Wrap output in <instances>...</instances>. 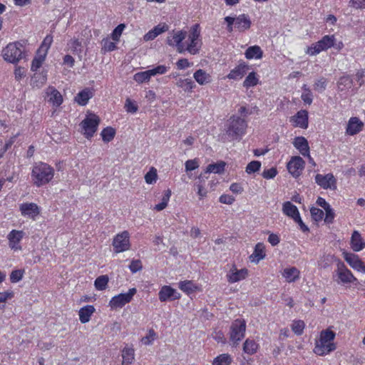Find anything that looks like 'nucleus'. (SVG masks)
I'll list each match as a JSON object with an SVG mask.
<instances>
[{
    "label": "nucleus",
    "mask_w": 365,
    "mask_h": 365,
    "mask_svg": "<svg viewBox=\"0 0 365 365\" xmlns=\"http://www.w3.org/2000/svg\"><path fill=\"white\" fill-rule=\"evenodd\" d=\"M200 37L199 25L195 24L190 29L189 34L182 30H173L169 32L166 43L175 48L180 53L187 51L191 55H195L199 53L202 46Z\"/></svg>",
    "instance_id": "nucleus-1"
},
{
    "label": "nucleus",
    "mask_w": 365,
    "mask_h": 365,
    "mask_svg": "<svg viewBox=\"0 0 365 365\" xmlns=\"http://www.w3.org/2000/svg\"><path fill=\"white\" fill-rule=\"evenodd\" d=\"M31 179L36 187L43 186L48 183L54 176V170L45 163H36L32 168Z\"/></svg>",
    "instance_id": "nucleus-2"
},
{
    "label": "nucleus",
    "mask_w": 365,
    "mask_h": 365,
    "mask_svg": "<svg viewBox=\"0 0 365 365\" xmlns=\"http://www.w3.org/2000/svg\"><path fill=\"white\" fill-rule=\"evenodd\" d=\"M336 334L327 329L320 332L319 339H316L314 352L319 356H324L336 349L334 343Z\"/></svg>",
    "instance_id": "nucleus-3"
},
{
    "label": "nucleus",
    "mask_w": 365,
    "mask_h": 365,
    "mask_svg": "<svg viewBox=\"0 0 365 365\" xmlns=\"http://www.w3.org/2000/svg\"><path fill=\"white\" fill-rule=\"evenodd\" d=\"M344 46L343 42L337 41L334 35H325L321 40L307 47L305 53L309 56H316L331 47L337 51H341Z\"/></svg>",
    "instance_id": "nucleus-4"
},
{
    "label": "nucleus",
    "mask_w": 365,
    "mask_h": 365,
    "mask_svg": "<svg viewBox=\"0 0 365 365\" xmlns=\"http://www.w3.org/2000/svg\"><path fill=\"white\" fill-rule=\"evenodd\" d=\"M247 128L244 118L233 115L227 120L226 133L232 140H240L245 135Z\"/></svg>",
    "instance_id": "nucleus-5"
},
{
    "label": "nucleus",
    "mask_w": 365,
    "mask_h": 365,
    "mask_svg": "<svg viewBox=\"0 0 365 365\" xmlns=\"http://www.w3.org/2000/svg\"><path fill=\"white\" fill-rule=\"evenodd\" d=\"M24 47L20 42L9 43L2 50L4 59L11 63H16L23 58Z\"/></svg>",
    "instance_id": "nucleus-6"
},
{
    "label": "nucleus",
    "mask_w": 365,
    "mask_h": 365,
    "mask_svg": "<svg viewBox=\"0 0 365 365\" xmlns=\"http://www.w3.org/2000/svg\"><path fill=\"white\" fill-rule=\"evenodd\" d=\"M225 21L227 23V29L229 32L233 31V25L239 31H245L249 29L251 26L250 19L245 14H240L235 18L226 16Z\"/></svg>",
    "instance_id": "nucleus-7"
},
{
    "label": "nucleus",
    "mask_w": 365,
    "mask_h": 365,
    "mask_svg": "<svg viewBox=\"0 0 365 365\" xmlns=\"http://www.w3.org/2000/svg\"><path fill=\"white\" fill-rule=\"evenodd\" d=\"M246 330V322L243 319L235 320L230 327V341L233 346L238 345L239 342L244 338Z\"/></svg>",
    "instance_id": "nucleus-8"
},
{
    "label": "nucleus",
    "mask_w": 365,
    "mask_h": 365,
    "mask_svg": "<svg viewBox=\"0 0 365 365\" xmlns=\"http://www.w3.org/2000/svg\"><path fill=\"white\" fill-rule=\"evenodd\" d=\"M130 233L125 230L117 234L113 240L112 245L115 253H120L130 250Z\"/></svg>",
    "instance_id": "nucleus-9"
},
{
    "label": "nucleus",
    "mask_w": 365,
    "mask_h": 365,
    "mask_svg": "<svg viewBox=\"0 0 365 365\" xmlns=\"http://www.w3.org/2000/svg\"><path fill=\"white\" fill-rule=\"evenodd\" d=\"M137 290L135 288H131L126 293H122L115 295L110 300L109 306L112 309L122 308L132 300Z\"/></svg>",
    "instance_id": "nucleus-10"
},
{
    "label": "nucleus",
    "mask_w": 365,
    "mask_h": 365,
    "mask_svg": "<svg viewBox=\"0 0 365 365\" xmlns=\"http://www.w3.org/2000/svg\"><path fill=\"white\" fill-rule=\"evenodd\" d=\"M99 118L96 115L93 113H89L81 122V128L83 130V134L87 138L92 137L93 135L96 133L99 124Z\"/></svg>",
    "instance_id": "nucleus-11"
},
{
    "label": "nucleus",
    "mask_w": 365,
    "mask_h": 365,
    "mask_svg": "<svg viewBox=\"0 0 365 365\" xmlns=\"http://www.w3.org/2000/svg\"><path fill=\"white\" fill-rule=\"evenodd\" d=\"M336 275L338 278L336 282L339 284H348L357 282V279L354 276L352 272L341 262L337 263Z\"/></svg>",
    "instance_id": "nucleus-12"
},
{
    "label": "nucleus",
    "mask_w": 365,
    "mask_h": 365,
    "mask_svg": "<svg viewBox=\"0 0 365 365\" xmlns=\"http://www.w3.org/2000/svg\"><path fill=\"white\" fill-rule=\"evenodd\" d=\"M305 165L304 160L300 156L292 157L287 168L289 173L294 177H299Z\"/></svg>",
    "instance_id": "nucleus-13"
},
{
    "label": "nucleus",
    "mask_w": 365,
    "mask_h": 365,
    "mask_svg": "<svg viewBox=\"0 0 365 365\" xmlns=\"http://www.w3.org/2000/svg\"><path fill=\"white\" fill-rule=\"evenodd\" d=\"M19 210L22 216L32 220H35L40 214V208L34 202H24L19 205Z\"/></svg>",
    "instance_id": "nucleus-14"
},
{
    "label": "nucleus",
    "mask_w": 365,
    "mask_h": 365,
    "mask_svg": "<svg viewBox=\"0 0 365 365\" xmlns=\"http://www.w3.org/2000/svg\"><path fill=\"white\" fill-rule=\"evenodd\" d=\"M24 235L25 233L22 230H12L7 235L9 247L14 251L21 250L20 242Z\"/></svg>",
    "instance_id": "nucleus-15"
},
{
    "label": "nucleus",
    "mask_w": 365,
    "mask_h": 365,
    "mask_svg": "<svg viewBox=\"0 0 365 365\" xmlns=\"http://www.w3.org/2000/svg\"><path fill=\"white\" fill-rule=\"evenodd\" d=\"M248 276V269L246 268L238 269L235 264L226 274L227 279L230 283H235L245 279Z\"/></svg>",
    "instance_id": "nucleus-16"
},
{
    "label": "nucleus",
    "mask_w": 365,
    "mask_h": 365,
    "mask_svg": "<svg viewBox=\"0 0 365 365\" xmlns=\"http://www.w3.org/2000/svg\"><path fill=\"white\" fill-rule=\"evenodd\" d=\"M315 181L324 189L335 190L336 187V179L331 173L327 175L317 174L315 176Z\"/></svg>",
    "instance_id": "nucleus-17"
},
{
    "label": "nucleus",
    "mask_w": 365,
    "mask_h": 365,
    "mask_svg": "<svg viewBox=\"0 0 365 365\" xmlns=\"http://www.w3.org/2000/svg\"><path fill=\"white\" fill-rule=\"evenodd\" d=\"M159 300L162 302L173 301L180 298V294L170 286H163L158 293Z\"/></svg>",
    "instance_id": "nucleus-18"
},
{
    "label": "nucleus",
    "mask_w": 365,
    "mask_h": 365,
    "mask_svg": "<svg viewBox=\"0 0 365 365\" xmlns=\"http://www.w3.org/2000/svg\"><path fill=\"white\" fill-rule=\"evenodd\" d=\"M290 122L294 127L306 129L308 127V112L305 110L298 111L291 117Z\"/></svg>",
    "instance_id": "nucleus-19"
},
{
    "label": "nucleus",
    "mask_w": 365,
    "mask_h": 365,
    "mask_svg": "<svg viewBox=\"0 0 365 365\" xmlns=\"http://www.w3.org/2000/svg\"><path fill=\"white\" fill-rule=\"evenodd\" d=\"M344 257L346 262L354 269L365 273V264L359 258L357 255L352 253H344Z\"/></svg>",
    "instance_id": "nucleus-20"
},
{
    "label": "nucleus",
    "mask_w": 365,
    "mask_h": 365,
    "mask_svg": "<svg viewBox=\"0 0 365 365\" xmlns=\"http://www.w3.org/2000/svg\"><path fill=\"white\" fill-rule=\"evenodd\" d=\"M48 101L53 106H59L63 103V97L60 92L53 86H48L46 90Z\"/></svg>",
    "instance_id": "nucleus-21"
},
{
    "label": "nucleus",
    "mask_w": 365,
    "mask_h": 365,
    "mask_svg": "<svg viewBox=\"0 0 365 365\" xmlns=\"http://www.w3.org/2000/svg\"><path fill=\"white\" fill-rule=\"evenodd\" d=\"M168 29L169 27L166 24H160L146 33L143 36V40L145 41H152L161 34L168 31Z\"/></svg>",
    "instance_id": "nucleus-22"
},
{
    "label": "nucleus",
    "mask_w": 365,
    "mask_h": 365,
    "mask_svg": "<svg viewBox=\"0 0 365 365\" xmlns=\"http://www.w3.org/2000/svg\"><path fill=\"white\" fill-rule=\"evenodd\" d=\"M247 70L248 66L245 62L240 63L237 66L230 71L227 78L233 80L241 79L245 75Z\"/></svg>",
    "instance_id": "nucleus-23"
},
{
    "label": "nucleus",
    "mask_w": 365,
    "mask_h": 365,
    "mask_svg": "<svg viewBox=\"0 0 365 365\" xmlns=\"http://www.w3.org/2000/svg\"><path fill=\"white\" fill-rule=\"evenodd\" d=\"M364 126V123L357 117H351L348 122L346 133L354 135L359 133Z\"/></svg>",
    "instance_id": "nucleus-24"
},
{
    "label": "nucleus",
    "mask_w": 365,
    "mask_h": 365,
    "mask_svg": "<svg viewBox=\"0 0 365 365\" xmlns=\"http://www.w3.org/2000/svg\"><path fill=\"white\" fill-rule=\"evenodd\" d=\"M293 145L303 156L309 155V145L307 140L304 137H296L294 139Z\"/></svg>",
    "instance_id": "nucleus-25"
},
{
    "label": "nucleus",
    "mask_w": 365,
    "mask_h": 365,
    "mask_svg": "<svg viewBox=\"0 0 365 365\" xmlns=\"http://www.w3.org/2000/svg\"><path fill=\"white\" fill-rule=\"evenodd\" d=\"M282 277L288 283L294 282L300 277V271L295 267H286L282 272Z\"/></svg>",
    "instance_id": "nucleus-26"
},
{
    "label": "nucleus",
    "mask_w": 365,
    "mask_h": 365,
    "mask_svg": "<svg viewBox=\"0 0 365 365\" xmlns=\"http://www.w3.org/2000/svg\"><path fill=\"white\" fill-rule=\"evenodd\" d=\"M265 246L262 242H258L255 247L253 253L250 256L251 262L257 264L260 260L265 257Z\"/></svg>",
    "instance_id": "nucleus-27"
},
{
    "label": "nucleus",
    "mask_w": 365,
    "mask_h": 365,
    "mask_svg": "<svg viewBox=\"0 0 365 365\" xmlns=\"http://www.w3.org/2000/svg\"><path fill=\"white\" fill-rule=\"evenodd\" d=\"M351 247L355 252H359L365 247V242L358 231H354L351 237Z\"/></svg>",
    "instance_id": "nucleus-28"
},
{
    "label": "nucleus",
    "mask_w": 365,
    "mask_h": 365,
    "mask_svg": "<svg viewBox=\"0 0 365 365\" xmlns=\"http://www.w3.org/2000/svg\"><path fill=\"white\" fill-rule=\"evenodd\" d=\"M282 211L284 215L292 217L294 220H300L297 207L290 202H285L283 204Z\"/></svg>",
    "instance_id": "nucleus-29"
},
{
    "label": "nucleus",
    "mask_w": 365,
    "mask_h": 365,
    "mask_svg": "<svg viewBox=\"0 0 365 365\" xmlns=\"http://www.w3.org/2000/svg\"><path fill=\"white\" fill-rule=\"evenodd\" d=\"M193 78L195 81L201 85H206L212 82V76L205 70L198 69L193 73Z\"/></svg>",
    "instance_id": "nucleus-30"
},
{
    "label": "nucleus",
    "mask_w": 365,
    "mask_h": 365,
    "mask_svg": "<svg viewBox=\"0 0 365 365\" xmlns=\"http://www.w3.org/2000/svg\"><path fill=\"white\" fill-rule=\"evenodd\" d=\"M247 59H261L263 56V51L259 46H252L247 48L245 53Z\"/></svg>",
    "instance_id": "nucleus-31"
},
{
    "label": "nucleus",
    "mask_w": 365,
    "mask_h": 365,
    "mask_svg": "<svg viewBox=\"0 0 365 365\" xmlns=\"http://www.w3.org/2000/svg\"><path fill=\"white\" fill-rule=\"evenodd\" d=\"M94 312L95 308L92 305H86L82 307L78 312L81 322L83 324L88 322Z\"/></svg>",
    "instance_id": "nucleus-32"
},
{
    "label": "nucleus",
    "mask_w": 365,
    "mask_h": 365,
    "mask_svg": "<svg viewBox=\"0 0 365 365\" xmlns=\"http://www.w3.org/2000/svg\"><path fill=\"white\" fill-rule=\"evenodd\" d=\"M259 345L254 339H247L243 343V351L248 355L256 354L259 349Z\"/></svg>",
    "instance_id": "nucleus-33"
},
{
    "label": "nucleus",
    "mask_w": 365,
    "mask_h": 365,
    "mask_svg": "<svg viewBox=\"0 0 365 365\" xmlns=\"http://www.w3.org/2000/svg\"><path fill=\"white\" fill-rule=\"evenodd\" d=\"M93 96V93L89 88H86L79 92L75 97V101L81 106H85Z\"/></svg>",
    "instance_id": "nucleus-34"
},
{
    "label": "nucleus",
    "mask_w": 365,
    "mask_h": 365,
    "mask_svg": "<svg viewBox=\"0 0 365 365\" xmlns=\"http://www.w3.org/2000/svg\"><path fill=\"white\" fill-rule=\"evenodd\" d=\"M47 81V74L46 72L42 73H36L34 74L31 78V86L33 87H36L39 88L42 87Z\"/></svg>",
    "instance_id": "nucleus-35"
},
{
    "label": "nucleus",
    "mask_w": 365,
    "mask_h": 365,
    "mask_svg": "<svg viewBox=\"0 0 365 365\" xmlns=\"http://www.w3.org/2000/svg\"><path fill=\"white\" fill-rule=\"evenodd\" d=\"M178 287L187 294L193 293L198 289V287L192 281L190 280L180 282Z\"/></svg>",
    "instance_id": "nucleus-36"
},
{
    "label": "nucleus",
    "mask_w": 365,
    "mask_h": 365,
    "mask_svg": "<svg viewBox=\"0 0 365 365\" xmlns=\"http://www.w3.org/2000/svg\"><path fill=\"white\" fill-rule=\"evenodd\" d=\"M135 351L131 347H125L122 351V365H130L135 359Z\"/></svg>",
    "instance_id": "nucleus-37"
},
{
    "label": "nucleus",
    "mask_w": 365,
    "mask_h": 365,
    "mask_svg": "<svg viewBox=\"0 0 365 365\" xmlns=\"http://www.w3.org/2000/svg\"><path fill=\"white\" fill-rule=\"evenodd\" d=\"M176 86L185 92H191L195 87L194 81L190 78H181L177 80Z\"/></svg>",
    "instance_id": "nucleus-38"
},
{
    "label": "nucleus",
    "mask_w": 365,
    "mask_h": 365,
    "mask_svg": "<svg viewBox=\"0 0 365 365\" xmlns=\"http://www.w3.org/2000/svg\"><path fill=\"white\" fill-rule=\"evenodd\" d=\"M259 83L258 75L252 71L248 74L243 82V86L246 88L254 87Z\"/></svg>",
    "instance_id": "nucleus-39"
},
{
    "label": "nucleus",
    "mask_w": 365,
    "mask_h": 365,
    "mask_svg": "<svg viewBox=\"0 0 365 365\" xmlns=\"http://www.w3.org/2000/svg\"><path fill=\"white\" fill-rule=\"evenodd\" d=\"M46 55H43V53H40L37 51L36 55L35 56L31 63V71H37L42 66L46 59Z\"/></svg>",
    "instance_id": "nucleus-40"
},
{
    "label": "nucleus",
    "mask_w": 365,
    "mask_h": 365,
    "mask_svg": "<svg viewBox=\"0 0 365 365\" xmlns=\"http://www.w3.org/2000/svg\"><path fill=\"white\" fill-rule=\"evenodd\" d=\"M152 77L150 70H147L142 72L136 73L133 76V79L138 83H143L144 82H148L150 81Z\"/></svg>",
    "instance_id": "nucleus-41"
},
{
    "label": "nucleus",
    "mask_w": 365,
    "mask_h": 365,
    "mask_svg": "<svg viewBox=\"0 0 365 365\" xmlns=\"http://www.w3.org/2000/svg\"><path fill=\"white\" fill-rule=\"evenodd\" d=\"M108 277L107 275H101L96 278L94 282V286L96 289L102 291L106 289L108 283Z\"/></svg>",
    "instance_id": "nucleus-42"
},
{
    "label": "nucleus",
    "mask_w": 365,
    "mask_h": 365,
    "mask_svg": "<svg viewBox=\"0 0 365 365\" xmlns=\"http://www.w3.org/2000/svg\"><path fill=\"white\" fill-rule=\"evenodd\" d=\"M232 359L228 354H222L213 359L212 365H229Z\"/></svg>",
    "instance_id": "nucleus-43"
},
{
    "label": "nucleus",
    "mask_w": 365,
    "mask_h": 365,
    "mask_svg": "<svg viewBox=\"0 0 365 365\" xmlns=\"http://www.w3.org/2000/svg\"><path fill=\"white\" fill-rule=\"evenodd\" d=\"M53 42V37L50 35H48L43 39L40 48L38 49V52L40 53H43V55H47L48 51Z\"/></svg>",
    "instance_id": "nucleus-44"
},
{
    "label": "nucleus",
    "mask_w": 365,
    "mask_h": 365,
    "mask_svg": "<svg viewBox=\"0 0 365 365\" xmlns=\"http://www.w3.org/2000/svg\"><path fill=\"white\" fill-rule=\"evenodd\" d=\"M225 163L220 162L215 164H210L206 169V173H221L224 171Z\"/></svg>",
    "instance_id": "nucleus-45"
},
{
    "label": "nucleus",
    "mask_w": 365,
    "mask_h": 365,
    "mask_svg": "<svg viewBox=\"0 0 365 365\" xmlns=\"http://www.w3.org/2000/svg\"><path fill=\"white\" fill-rule=\"evenodd\" d=\"M351 86L352 79L349 76H343L338 81V87L341 91L351 88Z\"/></svg>",
    "instance_id": "nucleus-46"
},
{
    "label": "nucleus",
    "mask_w": 365,
    "mask_h": 365,
    "mask_svg": "<svg viewBox=\"0 0 365 365\" xmlns=\"http://www.w3.org/2000/svg\"><path fill=\"white\" fill-rule=\"evenodd\" d=\"M303 92L301 98L304 103L310 105L312 103V93L307 85L302 86Z\"/></svg>",
    "instance_id": "nucleus-47"
},
{
    "label": "nucleus",
    "mask_w": 365,
    "mask_h": 365,
    "mask_svg": "<svg viewBox=\"0 0 365 365\" xmlns=\"http://www.w3.org/2000/svg\"><path fill=\"white\" fill-rule=\"evenodd\" d=\"M115 130L110 127H107L101 132L102 138L105 142H110L112 140L115 136Z\"/></svg>",
    "instance_id": "nucleus-48"
},
{
    "label": "nucleus",
    "mask_w": 365,
    "mask_h": 365,
    "mask_svg": "<svg viewBox=\"0 0 365 365\" xmlns=\"http://www.w3.org/2000/svg\"><path fill=\"white\" fill-rule=\"evenodd\" d=\"M158 178L157 170L155 168H151L150 170L145 175V180L148 184H153L156 182Z\"/></svg>",
    "instance_id": "nucleus-49"
},
{
    "label": "nucleus",
    "mask_w": 365,
    "mask_h": 365,
    "mask_svg": "<svg viewBox=\"0 0 365 365\" xmlns=\"http://www.w3.org/2000/svg\"><path fill=\"white\" fill-rule=\"evenodd\" d=\"M68 46L73 53H80L82 51L81 42L78 39H71L68 43Z\"/></svg>",
    "instance_id": "nucleus-50"
},
{
    "label": "nucleus",
    "mask_w": 365,
    "mask_h": 365,
    "mask_svg": "<svg viewBox=\"0 0 365 365\" xmlns=\"http://www.w3.org/2000/svg\"><path fill=\"white\" fill-rule=\"evenodd\" d=\"M310 212L312 219L317 222L321 221L324 217V211L319 208L312 207L310 209Z\"/></svg>",
    "instance_id": "nucleus-51"
},
{
    "label": "nucleus",
    "mask_w": 365,
    "mask_h": 365,
    "mask_svg": "<svg viewBox=\"0 0 365 365\" xmlns=\"http://www.w3.org/2000/svg\"><path fill=\"white\" fill-rule=\"evenodd\" d=\"M261 168V163L257 160H253L250 162L246 167V172L248 174L255 173L259 170Z\"/></svg>",
    "instance_id": "nucleus-52"
},
{
    "label": "nucleus",
    "mask_w": 365,
    "mask_h": 365,
    "mask_svg": "<svg viewBox=\"0 0 365 365\" xmlns=\"http://www.w3.org/2000/svg\"><path fill=\"white\" fill-rule=\"evenodd\" d=\"M327 84V79L325 78L322 77L315 82L314 85V88L319 93H322L325 90Z\"/></svg>",
    "instance_id": "nucleus-53"
},
{
    "label": "nucleus",
    "mask_w": 365,
    "mask_h": 365,
    "mask_svg": "<svg viewBox=\"0 0 365 365\" xmlns=\"http://www.w3.org/2000/svg\"><path fill=\"white\" fill-rule=\"evenodd\" d=\"M125 28V24H119L112 32L111 34V38L113 41L115 42H118L120 39V37Z\"/></svg>",
    "instance_id": "nucleus-54"
},
{
    "label": "nucleus",
    "mask_w": 365,
    "mask_h": 365,
    "mask_svg": "<svg viewBox=\"0 0 365 365\" xmlns=\"http://www.w3.org/2000/svg\"><path fill=\"white\" fill-rule=\"evenodd\" d=\"M304 329V323L303 321L298 320L293 322L292 325V331L297 335H301Z\"/></svg>",
    "instance_id": "nucleus-55"
},
{
    "label": "nucleus",
    "mask_w": 365,
    "mask_h": 365,
    "mask_svg": "<svg viewBox=\"0 0 365 365\" xmlns=\"http://www.w3.org/2000/svg\"><path fill=\"white\" fill-rule=\"evenodd\" d=\"M24 276V271L21 269H16L12 271L10 274V280L13 283H16L21 280Z\"/></svg>",
    "instance_id": "nucleus-56"
},
{
    "label": "nucleus",
    "mask_w": 365,
    "mask_h": 365,
    "mask_svg": "<svg viewBox=\"0 0 365 365\" xmlns=\"http://www.w3.org/2000/svg\"><path fill=\"white\" fill-rule=\"evenodd\" d=\"M125 108L128 113H135L137 112L138 106L130 98H127L125 103Z\"/></svg>",
    "instance_id": "nucleus-57"
},
{
    "label": "nucleus",
    "mask_w": 365,
    "mask_h": 365,
    "mask_svg": "<svg viewBox=\"0 0 365 365\" xmlns=\"http://www.w3.org/2000/svg\"><path fill=\"white\" fill-rule=\"evenodd\" d=\"M155 339V332L153 329H150L148 334L143 337L141 341L145 345H150Z\"/></svg>",
    "instance_id": "nucleus-58"
},
{
    "label": "nucleus",
    "mask_w": 365,
    "mask_h": 365,
    "mask_svg": "<svg viewBox=\"0 0 365 365\" xmlns=\"http://www.w3.org/2000/svg\"><path fill=\"white\" fill-rule=\"evenodd\" d=\"M152 76L165 73L168 68L164 65H159L152 69H149Z\"/></svg>",
    "instance_id": "nucleus-59"
},
{
    "label": "nucleus",
    "mask_w": 365,
    "mask_h": 365,
    "mask_svg": "<svg viewBox=\"0 0 365 365\" xmlns=\"http://www.w3.org/2000/svg\"><path fill=\"white\" fill-rule=\"evenodd\" d=\"M195 186L197 188V192L200 200L207 196V191L205 189L204 185L201 183V182H196L195 184Z\"/></svg>",
    "instance_id": "nucleus-60"
},
{
    "label": "nucleus",
    "mask_w": 365,
    "mask_h": 365,
    "mask_svg": "<svg viewBox=\"0 0 365 365\" xmlns=\"http://www.w3.org/2000/svg\"><path fill=\"white\" fill-rule=\"evenodd\" d=\"M116 44L115 42H112L108 39L103 40V48L104 51H112L116 48Z\"/></svg>",
    "instance_id": "nucleus-61"
},
{
    "label": "nucleus",
    "mask_w": 365,
    "mask_h": 365,
    "mask_svg": "<svg viewBox=\"0 0 365 365\" xmlns=\"http://www.w3.org/2000/svg\"><path fill=\"white\" fill-rule=\"evenodd\" d=\"M185 171L189 172L195 170L199 167V164L197 160H188L185 163Z\"/></svg>",
    "instance_id": "nucleus-62"
},
{
    "label": "nucleus",
    "mask_w": 365,
    "mask_h": 365,
    "mask_svg": "<svg viewBox=\"0 0 365 365\" xmlns=\"http://www.w3.org/2000/svg\"><path fill=\"white\" fill-rule=\"evenodd\" d=\"M324 211L326 212V215L324 217V222L328 224L331 223L334 218V210H332L331 206H329L327 208L324 209Z\"/></svg>",
    "instance_id": "nucleus-63"
},
{
    "label": "nucleus",
    "mask_w": 365,
    "mask_h": 365,
    "mask_svg": "<svg viewBox=\"0 0 365 365\" xmlns=\"http://www.w3.org/2000/svg\"><path fill=\"white\" fill-rule=\"evenodd\" d=\"M235 200V199L233 196L227 194H223L219 198V201L221 203L226 205H232Z\"/></svg>",
    "instance_id": "nucleus-64"
}]
</instances>
